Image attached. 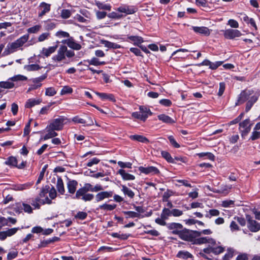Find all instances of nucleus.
<instances>
[{"label": "nucleus", "instance_id": "19", "mask_svg": "<svg viewBox=\"0 0 260 260\" xmlns=\"http://www.w3.org/2000/svg\"><path fill=\"white\" fill-rule=\"evenodd\" d=\"M57 47L58 45H56L55 46L49 47L48 48H43L41 52V54L42 56L48 57L56 51Z\"/></svg>", "mask_w": 260, "mask_h": 260}, {"label": "nucleus", "instance_id": "49", "mask_svg": "<svg viewBox=\"0 0 260 260\" xmlns=\"http://www.w3.org/2000/svg\"><path fill=\"white\" fill-rule=\"evenodd\" d=\"M6 164L8 165L16 167L17 164V160L15 157L10 156L8 158Z\"/></svg>", "mask_w": 260, "mask_h": 260}, {"label": "nucleus", "instance_id": "13", "mask_svg": "<svg viewBox=\"0 0 260 260\" xmlns=\"http://www.w3.org/2000/svg\"><path fill=\"white\" fill-rule=\"evenodd\" d=\"M223 35L226 39H233L240 37L242 34L238 29H228L224 31Z\"/></svg>", "mask_w": 260, "mask_h": 260}, {"label": "nucleus", "instance_id": "29", "mask_svg": "<svg viewBox=\"0 0 260 260\" xmlns=\"http://www.w3.org/2000/svg\"><path fill=\"white\" fill-rule=\"evenodd\" d=\"M127 38L131 41L133 42L134 44L135 45H137L138 46L143 42V39L141 37L137 36H130L127 37Z\"/></svg>", "mask_w": 260, "mask_h": 260}, {"label": "nucleus", "instance_id": "25", "mask_svg": "<svg viewBox=\"0 0 260 260\" xmlns=\"http://www.w3.org/2000/svg\"><path fill=\"white\" fill-rule=\"evenodd\" d=\"M42 102L40 99H29L26 101L25 107L26 108H31L32 107L39 105Z\"/></svg>", "mask_w": 260, "mask_h": 260}, {"label": "nucleus", "instance_id": "57", "mask_svg": "<svg viewBox=\"0 0 260 260\" xmlns=\"http://www.w3.org/2000/svg\"><path fill=\"white\" fill-rule=\"evenodd\" d=\"M132 116L134 118L140 119L145 121L146 120V116L142 115L140 112H136L132 113Z\"/></svg>", "mask_w": 260, "mask_h": 260}, {"label": "nucleus", "instance_id": "56", "mask_svg": "<svg viewBox=\"0 0 260 260\" xmlns=\"http://www.w3.org/2000/svg\"><path fill=\"white\" fill-rule=\"evenodd\" d=\"M61 17L63 19H67L71 15V12L68 9H63L61 11Z\"/></svg>", "mask_w": 260, "mask_h": 260}, {"label": "nucleus", "instance_id": "40", "mask_svg": "<svg viewBox=\"0 0 260 260\" xmlns=\"http://www.w3.org/2000/svg\"><path fill=\"white\" fill-rule=\"evenodd\" d=\"M243 20L247 24H250L251 26L253 27L255 29H257L256 25L253 18H249L247 15H244Z\"/></svg>", "mask_w": 260, "mask_h": 260}, {"label": "nucleus", "instance_id": "16", "mask_svg": "<svg viewBox=\"0 0 260 260\" xmlns=\"http://www.w3.org/2000/svg\"><path fill=\"white\" fill-rule=\"evenodd\" d=\"M206 243L209 244H214L215 243V241L212 238L206 237H200L199 238H195L192 242V244L197 245H201Z\"/></svg>", "mask_w": 260, "mask_h": 260}, {"label": "nucleus", "instance_id": "32", "mask_svg": "<svg viewBox=\"0 0 260 260\" xmlns=\"http://www.w3.org/2000/svg\"><path fill=\"white\" fill-rule=\"evenodd\" d=\"M102 44L105 47L108 48L118 49L120 48V45L116 43H112L108 41H102Z\"/></svg>", "mask_w": 260, "mask_h": 260}, {"label": "nucleus", "instance_id": "43", "mask_svg": "<svg viewBox=\"0 0 260 260\" xmlns=\"http://www.w3.org/2000/svg\"><path fill=\"white\" fill-rule=\"evenodd\" d=\"M111 236L114 238H117L121 240H126L129 236V234H120V233H112Z\"/></svg>", "mask_w": 260, "mask_h": 260}, {"label": "nucleus", "instance_id": "26", "mask_svg": "<svg viewBox=\"0 0 260 260\" xmlns=\"http://www.w3.org/2000/svg\"><path fill=\"white\" fill-rule=\"evenodd\" d=\"M33 184V182H27L22 184H16L13 186V188L15 190H23L29 188Z\"/></svg>", "mask_w": 260, "mask_h": 260}, {"label": "nucleus", "instance_id": "58", "mask_svg": "<svg viewBox=\"0 0 260 260\" xmlns=\"http://www.w3.org/2000/svg\"><path fill=\"white\" fill-rule=\"evenodd\" d=\"M56 93V91L53 87H48L46 89L45 94L47 96H52Z\"/></svg>", "mask_w": 260, "mask_h": 260}, {"label": "nucleus", "instance_id": "35", "mask_svg": "<svg viewBox=\"0 0 260 260\" xmlns=\"http://www.w3.org/2000/svg\"><path fill=\"white\" fill-rule=\"evenodd\" d=\"M121 190L125 195H127L131 199L133 198L135 196V193L125 185H122Z\"/></svg>", "mask_w": 260, "mask_h": 260}, {"label": "nucleus", "instance_id": "17", "mask_svg": "<svg viewBox=\"0 0 260 260\" xmlns=\"http://www.w3.org/2000/svg\"><path fill=\"white\" fill-rule=\"evenodd\" d=\"M116 10L120 12L124 13L126 15L132 14L136 12V9L133 6L127 5H121L117 8Z\"/></svg>", "mask_w": 260, "mask_h": 260}, {"label": "nucleus", "instance_id": "52", "mask_svg": "<svg viewBox=\"0 0 260 260\" xmlns=\"http://www.w3.org/2000/svg\"><path fill=\"white\" fill-rule=\"evenodd\" d=\"M41 28V25H36L31 27H30L27 29V32L30 34H35L38 32L40 30Z\"/></svg>", "mask_w": 260, "mask_h": 260}, {"label": "nucleus", "instance_id": "21", "mask_svg": "<svg viewBox=\"0 0 260 260\" xmlns=\"http://www.w3.org/2000/svg\"><path fill=\"white\" fill-rule=\"evenodd\" d=\"M192 29L196 33L203 35L205 36H209L210 34V29L205 26H192Z\"/></svg>", "mask_w": 260, "mask_h": 260}, {"label": "nucleus", "instance_id": "46", "mask_svg": "<svg viewBox=\"0 0 260 260\" xmlns=\"http://www.w3.org/2000/svg\"><path fill=\"white\" fill-rule=\"evenodd\" d=\"M49 188V186L47 185L42 187L38 197L40 198L41 199H45L46 197H48L47 196V194L48 193Z\"/></svg>", "mask_w": 260, "mask_h": 260}, {"label": "nucleus", "instance_id": "18", "mask_svg": "<svg viewBox=\"0 0 260 260\" xmlns=\"http://www.w3.org/2000/svg\"><path fill=\"white\" fill-rule=\"evenodd\" d=\"M47 78V75L44 74L39 77L32 78L30 80L33 83V84L31 85L32 89H36L42 86V84L41 83L43 80H44Z\"/></svg>", "mask_w": 260, "mask_h": 260}, {"label": "nucleus", "instance_id": "10", "mask_svg": "<svg viewBox=\"0 0 260 260\" xmlns=\"http://www.w3.org/2000/svg\"><path fill=\"white\" fill-rule=\"evenodd\" d=\"M254 92L253 90L246 89L243 90L239 94L236 105H240L244 103Z\"/></svg>", "mask_w": 260, "mask_h": 260}, {"label": "nucleus", "instance_id": "47", "mask_svg": "<svg viewBox=\"0 0 260 260\" xmlns=\"http://www.w3.org/2000/svg\"><path fill=\"white\" fill-rule=\"evenodd\" d=\"M107 16L113 19H120L123 17L122 14H120L116 12H112L107 15Z\"/></svg>", "mask_w": 260, "mask_h": 260}, {"label": "nucleus", "instance_id": "3", "mask_svg": "<svg viewBox=\"0 0 260 260\" xmlns=\"http://www.w3.org/2000/svg\"><path fill=\"white\" fill-rule=\"evenodd\" d=\"M75 55V53L71 50H68L65 45H61L57 51V54L53 56L52 60L54 62H60L66 59V57L71 58Z\"/></svg>", "mask_w": 260, "mask_h": 260}, {"label": "nucleus", "instance_id": "28", "mask_svg": "<svg viewBox=\"0 0 260 260\" xmlns=\"http://www.w3.org/2000/svg\"><path fill=\"white\" fill-rule=\"evenodd\" d=\"M118 173L121 176L122 179L124 180H134L135 179V177L133 175L126 173L123 169H120L118 171Z\"/></svg>", "mask_w": 260, "mask_h": 260}, {"label": "nucleus", "instance_id": "50", "mask_svg": "<svg viewBox=\"0 0 260 260\" xmlns=\"http://www.w3.org/2000/svg\"><path fill=\"white\" fill-rule=\"evenodd\" d=\"M89 64L93 66H100L105 64L104 61H100L99 59L96 57H93L90 60L88 61Z\"/></svg>", "mask_w": 260, "mask_h": 260}, {"label": "nucleus", "instance_id": "6", "mask_svg": "<svg viewBox=\"0 0 260 260\" xmlns=\"http://www.w3.org/2000/svg\"><path fill=\"white\" fill-rule=\"evenodd\" d=\"M251 124L250 123L249 119H246L239 124V131L242 138L245 137L250 132Z\"/></svg>", "mask_w": 260, "mask_h": 260}, {"label": "nucleus", "instance_id": "30", "mask_svg": "<svg viewBox=\"0 0 260 260\" xmlns=\"http://www.w3.org/2000/svg\"><path fill=\"white\" fill-rule=\"evenodd\" d=\"M67 45L70 48L76 50H79L81 48V45L72 39H71L70 41H67Z\"/></svg>", "mask_w": 260, "mask_h": 260}, {"label": "nucleus", "instance_id": "23", "mask_svg": "<svg viewBox=\"0 0 260 260\" xmlns=\"http://www.w3.org/2000/svg\"><path fill=\"white\" fill-rule=\"evenodd\" d=\"M78 182L74 180H69L67 183V188L68 192L71 194H74L77 189Z\"/></svg>", "mask_w": 260, "mask_h": 260}, {"label": "nucleus", "instance_id": "41", "mask_svg": "<svg viewBox=\"0 0 260 260\" xmlns=\"http://www.w3.org/2000/svg\"><path fill=\"white\" fill-rule=\"evenodd\" d=\"M116 207V205L113 204H104L102 205H100L99 207V209L104 210L105 211H112L114 210Z\"/></svg>", "mask_w": 260, "mask_h": 260}, {"label": "nucleus", "instance_id": "44", "mask_svg": "<svg viewBox=\"0 0 260 260\" xmlns=\"http://www.w3.org/2000/svg\"><path fill=\"white\" fill-rule=\"evenodd\" d=\"M14 87V84L9 81L0 82V87L5 89H11Z\"/></svg>", "mask_w": 260, "mask_h": 260}, {"label": "nucleus", "instance_id": "42", "mask_svg": "<svg viewBox=\"0 0 260 260\" xmlns=\"http://www.w3.org/2000/svg\"><path fill=\"white\" fill-rule=\"evenodd\" d=\"M171 216H172V210H170L169 208H164L161 213V217L168 219Z\"/></svg>", "mask_w": 260, "mask_h": 260}, {"label": "nucleus", "instance_id": "9", "mask_svg": "<svg viewBox=\"0 0 260 260\" xmlns=\"http://www.w3.org/2000/svg\"><path fill=\"white\" fill-rule=\"evenodd\" d=\"M246 217L249 230L252 232H258L260 230V224L255 220L252 219L250 215H246Z\"/></svg>", "mask_w": 260, "mask_h": 260}, {"label": "nucleus", "instance_id": "22", "mask_svg": "<svg viewBox=\"0 0 260 260\" xmlns=\"http://www.w3.org/2000/svg\"><path fill=\"white\" fill-rule=\"evenodd\" d=\"M95 93L102 100H108L113 102H116L114 95L111 93H101L99 92H95Z\"/></svg>", "mask_w": 260, "mask_h": 260}, {"label": "nucleus", "instance_id": "31", "mask_svg": "<svg viewBox=\"0 0 260 260\" xmlns=\"http://www.w3.org/2000/svg\"><path fill=\"white\" fill-rule=\"evenodd\" d=\"M56 188L58 192H59L61 194H64L65 190L64 188L63 182L61 178H59L57 179Z\"/></svg>", "mask_w": 260, "mask_h": 260}, {"label": "nucleus", "instance_id": "27", "mask_svg": "<svg viewBox=\"0 0 260 260\" xmlns=\"http://www.w3.org/2000/svg\"><path fill=\"white\" fill-rule=\"evenodd\" d=\"M158 119L162 122L167 124H172L175 122V120L171 117L164 114L157 116Z\"/></svg>", "mask_w": 260, "mask_h": 260}, {"label": "nucleus", "instance_id": "48", "mask_svg": "<svg viewBox=\"0 0 260 260\" xmlns=\"http://www.w3.org/2000/svg\"><path fill=\"white\" fill-rule=\"evenodd\" d=\"M41 67L36 64H31L24 67V69L27 71H34L39 70Z\"/></svg>", "mask_w": 260, "mask_h": 260}, {"label": "nucleus", "instance_id": "7", "mask_svg": "<svg viewBox=\"0 0 260 260\" xmlns=\"http://www.w3.org/2000/svg\"><path fill=\"white\" fill-rule=\"evenodd\" d=\"M64 120V118L62 117L55 119L50 123L49 125L47 126V128L53 129L56 131H60L63 127Z\"/></svg>", "mask_w": 260, "mask_h": 260}, {"label": "nucleus", "instance_id": "11", "mask_svg": "<svg viewBox=\"0 0 260 260\" xmlns=\"http://www.w3.org/2000/svg\"><path fill=\"white\" fill-rule=\"evenodd\" d=\"M19 230H20V228L17 227L9 229L6 231L0 232V240L4 241L8 237H11L14 235Z\"/></svg>", "mask_w": 260, "mask_h": 260}, {"label": "nucleus", "instance_id": "2", "mask_svg": "<svg viewBox=\"0 0 260 260\" xmlns=\"http://www.w3.org/2000/svg\"><path fill=\"white\" fill-rule=\"evenodd\" d=\"M88 191L92 192V185L90 183H85L84 186L79 188L76 191L75 198L82 199L85 202L90 201L93 198L94 195L91 193H87Z\"/></svg>", "mask_w": 260, "mask_h": 260}, {"label": "nucleus", "instance_id": "4", "mask_svg": "<svg viewBox=\"0 0 260 260\" xmlns=\"http://www.w3.org/2000/svg\"><path fill=\"white\" fill-rule=\"evenodd\" d=\"M224 250L223 247L221 246H219L215 243L214 244H209L208 247L204 248L202 251H201L199 254L200 255L207 259H211V256H209L206 255V254H210L211 253H213L215 255L219 254L222 252H223Z\"/></svg>", "mask_w": 260, "mask_h": 260}, {"label": "nucleus", "instance_id": "60", "mask_svg": "<svg viewBox=\"0 0 260 260\" xmlns=\"http://www.w3.org/2000/svg\"><path fill=\"white\" fill-rule=\"evenodd\" d=\"M168 139L171 145L175 148H178L180 147V145L176 142V141L175 140V139L172 136H169Z\"/></svg>", "mask_w": 260, "mask_h": 260}, {"label": "nucleus", "instance_id": "20", "mask_svg": "<svg viewBox=\"0 0 260 260\" xmlns=\"http://www.w3.org/2000/svg\"><path fill=\"white\" fill-rule=\"evenodd\" d=\"M113 196V192L110 191H101L97 193L95 196V200L97 202H100L105 199L109 198Z\"/></svg>", "mask_w": 260, "mask_h": 260}, {"label": "nucleus", "instance_id": "37", "mask_svg": "<svg viewBox=\"0 0 260 260\" xmlns=\"http://www.w3.org/2000/svg\"><path fill=\"white\" fill-rule=\"evenodd\" d=\"M95 5L100 9L106 10L110 11L111 9V6L109 4H106L99 1L95 2Z\"/></svg>", "mask_w": 260, "mask_h": 260}, {"label": "nucleus", "instance_id": "33", "mask_svg": "<svg viewBox=\"0 0 260 260\" xmlns=\"http://www.w3.org/2000/svg\"><path fill=\"white\" fill-rule=\"evenodd\" d=\"M177 257L180 258L187 259L188 258H191L192 255L187 251H179L177 254Z\"/></svg>", "mask_w": 260, "mask_h": 260}, {"label": "nucleus", "instance_id": "36", "mask_svg": "<svg viewBox=\"0 0 260 260\" xmlns=\"http://www.w3.org/2000/svg\"><path fill=\"white\" fill-rule=\"evenodd\" d=\"M220 212L217 209H210L207 212L205 217L208 218H211L213 216H217L219 215Z\"/></svg>", "mask_w": 260, "mask_h": 260}, {"label": "nucleus", "instance_id": "39", "mask_svg": "<svg viewBox=\"0 0 260 260\" xmlns=\"http://www.w3.org/2000/svg\"><path fill=\"white\" fill-rule=\"evenodd\" d=\"M199 157H205L211 160H214V155L211 152H201L197 154Z\"/></svg>", "mask_w": 260, "mask_h": 260}, {"label": "nucleus", "instance_id": "24", "mask_svg": "<svg viewBox=\"0 0 260 260\" xmlns=\"http://www.w3.org/2000/svg\"><path fill=\"white\" fill-rule=\"evenodd\" d=\"M131 140L133 141H136L143 143H148L149 142V140L145 137L142 135H134L129 136Z\"/></svg>", "mask_w": 260, "mask_h": 260}, {"label": "nucleus", "instance_id": "8", "mask_svg": "<svg viewBox=\"0 0 260 260\" xmlns=\"http://www.w3.org/2000/svg\"><path fill=\"white\" fill-rule=\"evenodd\" d=\"M30 203L35 208L40 209L41 204H51L52 201L48 197H46L45 199H41L40 198L37 197L35 199H32Z\"/></svg>", "mask_w": 260, "mask_h": 260}, {"label": "nucleus", "instance_id": "12", "mask_svg": "<svg viewBox=\"0 0 260 260\" xmlns=\"http://www.w3.org/2000/svg\"><path fill=\"white\" fill-rule=\"evenodd\" d=\"M139 170L141 173L146 175H156L159 173V170L153 166H149L147 167L141 166L139 168Z\"/></svg>", "mask_w": 260, "mask_h": 260}, {"label": "nucleus", "instance_id": "53", "mask_svg": "<svg viewBox=\"0 0 260 260\" xmlns=\"http://www.w3.org/2000/svg\"><path fill=\"white\" fill-rule=\"evenodd\" d=\"M73 89L69 86H64L62 88L60 91L61 95H64L66 94L71 93L73 92Z\"/></svg>", "mask_w": 260, "mask_h": 260}, {"label": "nucleus", "instance_id": "1", "mask_svg": "<svg viewBox=\"0 0 260 260\" xmlns=\"http://www.w3.org/2000/svg\"><path fill=\"white\" fill-rule=\"evenodd\" d=\"M28 39L29 35H24L14 42L9 43L3 53V56L8 55L17 51L19 49L22 50V49L21 48L28 41Z\"/></svg>", "mask_w": 260, "mask_h": 260}, {"label": "nucleus", "instance_id": "38", "mask_svg": "<svg viewBox=\"0 0 260 260\" xmlns=\"http://www.w3.org/2000/svg\"><path fill=\"white\" fill-rule=\"evenodd\" d=\"M27 80V78L26 76L19 74L15 75L9 79V80H11L13 82L23 81Z\"/></svg>", "mask_w": 260, "mask_h": 260}, {"label": "nucleus", "instance_id": "51", "mask_svg": "<svg viewBox=\"0 0 260 260\" xmlns=\"http://www.w3.org/2000/svg\"><path fill=\"white\" fill-rule=\"evenodd\" d=\"M123 213L127 215L126 218L131 217V218H136L138 217L139 218L140 217V214L135 212L134 211H123Z\"/></svg>", "mask_w": 260, "mask_h": 260}, {"label": "nucleus", "instance_id": "61", "mask_svg": "<svg viewBox=\"0 0 260 260\" xmlns=\"http://www.w3.org/2000/svg\"><path fill=\"white\" fill-rule=\"evenodd\" d=\"M49 37L50 34L49 32H44L39 36L38 40L39 42H43L48 39Z\"/></svg>", "mask_w": 260, "mask_h": 260}, {"label": "nucleus", "instance_id": "59", "mask_svg": "<svg viewBox=\"0 0 260 260\" xmlns=\"http://www.w3.org/2000/svg\"><path fill=\"white\" fill-rule=\"evenodd\" d=\"M5 226H10L8 224V219L4 217H0V230Z\"/></svg>", "mask_w": 260, "mask_h": 260}, {"label": "nucleus", "instance_id": "14", "mask_svg": "<svg viewBox=\"0 0 260 260\" xmlns=\"http://www.w3.org/2000/svg\"><path fill=\"white\" fill-rule=\"evenodd\" d=\"M38 9L39 10L38 16L39 18H42L50 11L51 5L45 2H42L39 5Z\"/></svg>", "mask_w": 260, "mask_h": 260}, {"label": "nucleus", "instance_id": "55", "mask_svg": "<svg viewBox=\"0 0 260 260\" xmlns=\"http://www.w3.org/2000/svg\"><path fill=\"white\" fill-rule=\"evenodd\" d=\"M14 210L16 213L20 214L22 212L23 210V204L21 203H17L14 206Z\"/></svg>", "mask_w": 260, "mask_h": 260}, {"label": "nucleus", "instance_id": "54", "mask_svg": "<svg viewBox=\"0 0 260 260\" xmlns=\"http://www.w3.org/2000/svg\"><path fill=\"white\" fill-rule=\"evenodd\" d=\"M161 154L162 156L164 158H165L168 162H174L173 158L171 157L170 154L169 152L165 151H161Z\"/></svg>", "mask_w": 260, "mask_h": 260}, {"label": "nucleus", "instance_id": "45", "mask_svg": "<svg viewBox=\"0 0 260 260\" xmlns=\"http://www.w3.org/2000/svg\"><path fill=\"white\" fill-rule=\"evenodd\" d=\"M140 112L142 115L146 116V119L148 118L149 115H152V112L149 109L144 106H140L139 108Z\"/></svg>", "mask_w": 260, "mask_h": 260}, {"label": "nucleus", "instance_id": "15", "mask_svg": "<svg viewBox=\"0 0 260 260\" xmlns=\"http://www.w3.org/2000/svg\"><path fill=\"white\" fill-rule=\"evenodd\" d=\"M167 228L170 230H172V233L174 235L179 236L181 230L183 229V225L179 223L171 222L168 223Z\"/></svg>", "mask_w": 260, "mask_h": 260}, {"label": "nucleus", "instance_id": "62", "mask_svg": "<svg viewBox=\"0 0 260 260\" xmlns=\"http://www.w3.org/2000/svg\"><path fill=\"white\" fill-rule=\"evenodd\" d=\"M100 161V159L96 157H94L91 159H90L88 162L87 163V166L90 167L92 166L93 165L98 164Z\"/></svg>", "mask_w": 260, "mask_h": 260}, {"label": "nucleus", "instance_id": "5", "mask_svg": "<svg viewBox=\"0 0 260 260\" xmlns=\"http://www.w3.org/2000/svg\"><path fill=\"white\" fill-rule=\"evenodd\" d=\"M200 233L197 231H192L182 229L179 233V237L184 241L193 242L194 239L200 237Z\"/></svg>", "mask_w": 260, "mask_h": 260}, {"label": "nucleus", "instance_id": "63", "mask_svg": "<svg viewBox=\"0 0 260 260\" xmlns=\"http://www.w3.org/2000/svg\"><path fill=\"white\" fill-rule=\"evenodd\" d=\"M87 216V214L84 212H79L75 215V218L81 220L85 219Z\"/></svg>", "mask_w": 260, "mask_h": 260}, {"label": "nucleus", "instance_id": "64", "mask_svg": "<svg viewBox=\"0 0 260 260\" xmlns=\"http://www.w3.org/2000/svg\"><path fill=\"white\" fill-rule=\"evenodd\" d=\"M231 188L232 185H224L221 187L218 192L223 193H227Z\"/></svg>", "mask_w": 260, "mask_h": 260}, {"label": "nucleus", "instance_id": "34", "mask_svg": "<svg viewBox=\"0 0 260 260\" xmlns=\"http://www.w3.org/2000/svg\"><path fill=\"white\" fill-rule=\"evenodd\" d=\"M46 129L48 133L44 137V139L45 140L49 139L50 138H53L57 136V133L55 132V130L50 128H47V126L46 127Z\"/></svg>", "mask_w": 260, "mask_h": 260}]
</instances>
